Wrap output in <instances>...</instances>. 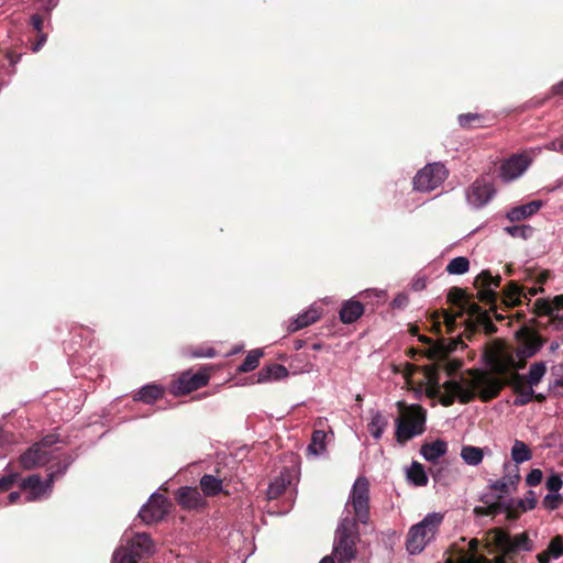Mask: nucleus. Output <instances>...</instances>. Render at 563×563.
<instances>
[{
  "mask_svg": "<svg viewBox=\"0 0 563 563\" xmlns=\"http://www.w3.org/2000/svg\"><path fill=\"white\" fill-rule=\"evenodd\" d=\"M352 507L354 518L346 516L341 519L333 542V556L339 563H347L356 556V544L360 541L358 522L369 521V483L358 477L352 488L345 508Z\"/></svg>",
  "mask_w": 563,
  "mask_h": 563,
  "instance_id": "1",
  "label": "nucleus"
},
{
  "mask_svg": "<svg viewBox=\"0 0 563 563\" xmlns=\"http://www.w3.org/2000/svg\"><path fill=\"white\" fill-rule=\"evenodd\" d=\"M466 344L461 336L454 339H440L427 350V357L431 364L421 367L429 386V395L435 396L441 390L439 373L445 371L448 375H454L463 365L460 358H450L454 351L465 349Z\"/></svg>",
  "mask_w": 563,
  "mask_h": 563,
  "instance_id": "2",
  "label": "nucleus"
},
{
  "mask_svg": "<svg viewBox=\"0 0 563 563\" xmlns=\"http://www.w3.org/2000/svg\"><path fill=\"white\" fill-rule=\"evenodd\" d=\"M467 374L472 376L473 386L478 389V398L483 402L497 398L505 386H509L516 391L528 384L523 375L514 371L505 378L496 377L487 371L477 368L468 369Z\"/></svg>",
  "mask_w": 563,
  "mask_h": 563,
  "instance_id": "3",
  "label": "nucleus"
},
{
  "mask_svg": "<svg viewBox=\"0 0 563 563\" xmlns=\"http://www.w3.org/2000/svg\"><path fill=\"white\" fill-rule=\"evenodd\" d=\"M399 417L396 419V440L405 444L412 438L426 431L427 410L418 404L407 405L405 401H397Z\"/></svg>",
  "mask_w": 563,
  "mask_h": 563,
  "instance_id": "4",
  "label": "nucleus"
},
{
  "mask_svg": "<svg viewBox=\"0 0 563 563\" xmlns=\"http://www.w3.org/2000/svg\"><path fill=\"white\" fill-rule=\"evenodd\" d=\"M489 544L494 545L499 552L498 556H505L506 561H512L515 555L520 551H532L533 542L527 532H522L511 537L510 533L503 528H493L488 531Z\"/></svg>",
  "mask_w": 563,
  "mask_h": 563,
  "instance_id": "5",
  "label": "nucleus"
},
{
  "mask_svg": "<svg viewBox=\"0 0 563 563\" xmlns=\"http://www.w3.org/2000/svg\"><path fill=\"white\" fill-rule=\"evenodd\" d=\"M483 357L492 372L506 376L516 367V352L509 350L501 340H494L486 344Z\"/></svg>",
  "mask_w": 563,
  "mask_h": 563,
  "instance_id": "6",
  "label": "nucleus"
},
{
  "mask_svg": "<svg viewBox=\"0 0 563 563\" xmlns=\"http://www.w3.org/2000/svg\"><path fill=\"white\" fill-rule=\"evenodd\" d=\"M443 516L437 512L429 514L421 522L410 528L406 547L411 554L420 553L427 543L434 537Z\"/></svg>",
  "mask_w": 563,
  "mask_h": 563,
  "instance_id": "7",
  "label": "nucleus"
},
{
  "mask_svg": "<svg viewBox=\"0 0 563 563\" xmlns=\"http://www.w3.org/2000/svg\"><path fill=\"white\" fill-rule=\"evenodd\" d=\"M154 552V544L147 533H136L125 545L117 549L112 563H137L142 558Z\"/></svg>",
  "mask_w": 563,
  "mask_h": 563,
  "instance_id": "8",
  "label": "nucleus"
},
{
  "mask_svg": "<svg viewBox=\"0 0 563 563\" xmlns=\"http://www.w3.org/2000/svg\"><path fill=\"white\" fill-rule=\"evenodd\" d=\"M67 464H57L56 471H51L45 482L42 481L38 474H32L20 483V488L27 492V501L38 500L42 497L49 495L53 489L55 478L66 472Z\"/></svg>",
  "mask_w": 563,
  "mask_h": 563,
  "instance_id": "9",
  "label": "nucleus"
},
{
  "mask_svg": "<svg viewBox=\"0 0 563 563\" xmlns=\"http://www.w3.org/2000/svg\"><path fill=\"white\" fill-rule=\"evenodd\" d=\"M516 339L519 342L516 355L520 358L534 356L548 341L547 338L541 336L534 328L528 324L521 325L516 331Z\"/></svg>",
  "mask_w": 563,
  "mask_h": 563,
  "instance_id": "10",
  "label": "nucleus"
},
{
  "mask_svg": "<svg viewBox=\"0 0 563 563\" xmlns=\"http://www.w3.org/2000/svg\"><path fill=\"white\" fill-rule=\"evenodd\" d=\"M467 386H463L460 382L450 379L446 380L442 387L444 395L441 397L440 402L444 407H450L457 398L461 404H468L478 397V389L473 386L472 377L466 382Z\"/></svg>",
  "mask_w": 563,
  "mask_h": 563,
  "instance_id": "11",
  "label": "nucleus"
},
{
  "mask_svg": "<svg viewBox=\"0 0 563 563\" xmlns=\"http://www.w3.org/2000/svg\"><path fill=\"white\" fill-rule=\"evenodd\" d=\"M210 375L207 369L202 368L196 373L186 371L179 377L172 382L170 393L175 396L190 394L206 385H208Z\"/></svg>",
  "mask_w": 563,
  "mask_h": 563,
  "instance_id": "12",
  "label": "nucleus"
},
{
  "mask_svg": "<svg viewBox=\"0 0 563 563\" xmlns=\"http://www.w3.org/2000/svg\"><path fill=\"white\" fill-rule=\"evenodd\" d=\"M446 169L440 163H433L420 169L413 178V187L419 191H431L446 178Z\"/></svg>",
  "mask_w": 563,
  "mask_h": 563,
  "instance_id": "13",
  "label": "nucleus"
},
{
  "mask_svg": "<svg viewBox=\"0 0 563 563\" xmlns=\"http://www.w3.org/2000/svg\"><path fill=\"white\" fill-rule=\"evenodd\" d=\"M448 302L459 307V311L467 313L471 318L475 317L474 322H477L482 318V313H486L478 303L474 302L473 295L468 294L465 289L460 287H452L448 292Z\"/></svg>",
  "mask_w": 563,
  "mask_h": 563,
  "instance_id": "14",
  "label": "nucleus"
},
{
  "mask_svg": "<svg viewBox=\"0 0 563 563\" xmlns=\"http://www.w3.org/2000/svg\"><path fill=\"white\" fill-rule=\"evenodd\" d=\"M169 506L170 503L164 495L153 494L141 508L139 517L146 525L158 522L166 516Z\"/></svg>",
  "mask_w": 563,
  "mask_h": 563,
  "instance_id": "15",
  "label": "nucleus"
},
{
  "mask_svg": "<svg viewBox=\"0 0 563 563\" xmlns=\"http://www.w3.org/2000/svg\"><path fill=\"white\" fill-rule=\"evenodd\" d=\"M495 195L493 184L485 179H476L466 190V199L475 208L484 207Z\"/></svg>",
  "mask_w": 563,
  "mask_h": 563,
  "instance_id": "16",
  "label": "nucleus"
},
{
  "mask_svg": "<svg viewBox=\"0 0 563 563\" xmlns=\"http://www.w3.org/2000/svg\"><path fill=\"white\" fill-rule=\"evenodd\" d=\"M175 497L181 508L187 510H198L206 506V500L200 494L198 487H180L176 492Z\"/></svg>",
  "mask_w": 563,
  "mask_h": 563,
  "instance_id": "17",
  "label": "nucleus"
},
{
  "mask_svg": "<svg viewBox=\"0 0 563 563\" xmlns=\"http://www.w3.org/2000/svg\"><path fill=\"white\" fill-rule=\"evenodd\" d=\"M49 462L48 452L41 449V444L34 443L19 457V463L23 470L40 467Z\"/></svg>",
  "mask_w": 563,
  "mask_h": 563,
  "instance_id": "18",
  "label": "nucleus"
},
{
  "mask_svg": "<svg viewBox=\"0 0 563 563\" xmlns=\"http://www.w3.org/2000/svg\"><path fill=\"white\" fill-rule=\"evenodd\" d=\"M529 161L523 155H512L500 166V176L504 180L509 181L519 177L528 167Z\"/></svg>",
  "mask_w": 563,
  "mask_h": 563,
  "instance_id": "19",
  "label": "nucleus"
},
{
  "mask_svg": "<svg viewBox=\"0 0 563 563\" xmlns=\"http://www.w3.org/2000/svg\"><path fill=\"white\" fill-rule=\"evenodd\" d=\"M478 327H483L485 333L488 335L497 332V327L492 321L489 312L487 311L486 313H482V318L477 322H474L471 318L465 321L464 335L466 340L471 341L473 336L476 335Z\"/></svg>",
  "mask_w": 563,
  "mask_h": 563,
  "instance_id": "20",
  "label": "nucleus"
},
{
  "mask_svg": "<svg viewBox=\"0 0 563 563\" xmlns=\"http://www.w3.org/2000/svg\"><path fill=\"white\" fill-rule=\"evenodd\" d=\"M522 296L526 297L522 287L517 282L510 280L503 289L501 303L506 309L517 307L521 303Z\"/></svg>",
  "mask_w": 563,
  "mask_h": 563,
  "instance_id": "21",
  "label": "nucleus"
},
{
  "mask_svg": "<svg viewBox=\"0 0 563 563\" xmlns=\"http://www.w3.org/2000/svg\"><path fill=\"white\" fill-rule=\"evenodd\" d=\"M364 313V306L357 300H346L343 302L339 316L340 320L345 324H351L360 319Z\"/></svg>",
  "mask_w": 563,
  "mask_h": 563,
  "instance_id": "22",
  "label": "nucleus"
},
{
  "mask_svg": "<svg viewBox=\"0 0 563 563\" xmlns=\"http://www.w3.org/2000/svg\"><path fill=\"white\" fill-rule=\"evenodd\" d=\"M563 556V537L558 534L553 537L547 549L537 554L539 563H549L551 560H558Z\"/></svg>",
  "mask_w": 563,
  "mask_h": 563,
  "instance_id": "23",
  "label": "nucleus"
},
{
  "mask_svg": "<svg viewBox=\"0 0 563 563\" xmlns=\"http://www.w3.org/2000/svg\"><path fill=\"white\" fill-rule=\"evenodd\" d=\"M289 372L288 369L277 363H273L271 365L264 366L261 368V371L257 373V383H268L272 380H279L283 378H286L288 376Z\"/></svg>",
  "mask_w": 563,
  "mask_h": 563,
  "instance_id": "24",
  "label": "nucleus"
},
{
  "mask_svg": "<svg viewBox=\"0 0 563 563\" xmlns=\"http://www.w3.org/2000/svg\"><path fill=\"white\" fill-rule=\"evenodd\" d=\"M448 452V443L444 440L438 439L430 443L421 445L420 453L422 456L432 463H435L441 456Z\"/></svg>",
  "mask_w": 563,
  "mask_h": 563,
  "instance_id": "25",
  "label": "nucleus"
},
{
  "mask_svg": "<svg viewBox=\"0 0 563 563\" xmlns=\"http://www.w3.org/2000/svg\"><path fill=\"white\" fill-rule=\"evenodd\" d=\"M165 394L164 388L157 384H148L143 386L134 396V401H142L147 405L154 404L156 400L163 398Z\"/></svg>",
  "mask_w": 563,
  "mask_h": 563,
  "instance_id": "26",
  "label": "nucleus"
},
{
  "mask_svg": "<svg viewBox=\"0 0 563 563\" xmlns=\"http://www.w3.org/2000/svg\"><path fill=\"white\" fill-rule=\"evenodd\" d=\"M520 481V474L518 468H516L515 474H507L503 476L500 479L494 482L489 487L492 490L498 492V498H501L503 495H507L510 493L511 488H516Z\"/></svg>",
  "mask_w": 563,
  "mask_h": 563,
  "instance_id": "27",
  "label": "nucleus"
},
{
  "mask_svg": "<svg viewBox=\"0 0 563 563\" xmlns=\"http://www.w3.org/2000/svg\"><path fill=\"white\" fill-rule=\"evenodd\" d=\"M541 206H542L541 201L533 200V201H531L529 203H526V205L512 208L508 212L507 218L511 222L521 221V220H523V219L534 214L536 212H538L539 209L541 208Z\"/></svg>",
  "mask_w": 563,
  "mask_h": 563,
  "instance_id": "28",
  "label": "nucleus"
},
{
  "mask_svg": "<svg viewBox=\"0 0 563 563\" xmlns=\"http://www.w3.org/2000/svg\"><path fill=\"white\" fill-rule=\"evenodd\" d=\"M320 314L316 309H309L303 313L299 314L295 320H292L288 325V332L292 333L302 328H306L317 320H319Z\"/></svg>",
  "mask_w": 563,
  "mask_h": 563,
  "instance_id": "29",
  "label": "nucleus"
},
{
  "mask_svg": "<svg viewBox=\"0 0 563 563\" xmlns=\"http://www.w3.org/2000/svg\"><path fill=\"white\" fill-rule=\"evenodd\" d=\"M528 325H531L538 332L539 331H548L550 328L553 331H562L563 330V316H552L549 317L547 321L538 320V319H531L528 323Z\"/></svg>",
  "mask_w": 563,
  "mask_h": 563,
  "instance_id": "30",
  "label": "nucleus"
},
{
  "mask_svg": "<svg viewBox=\"0 0 563 563\" xmlns=\"http://www.w3.org/2000/svg\"><path fill=\"white\" fill-rule=\"evenodd\" d=\"M200 488L207 497L217 496L222 492V481L213 475L205 474L200 478Z\"/></svg>",
  "mask_w": 563,
  "mask_h": 563,
  "instance_id": "31",
  "label": "nucleus"
},
{
  "mask_svg": "<svg viewBox=\"0 0 563 563\" xmlns=\"http://www.w3.org/2000/svg\"><path fill=\"white\" fill-rule=\"evenodd\" d=\"M388 426L387 418L379 411L374 412L371 422L368 423V431L373 438L379 439Z\"/></svg>",
  "mask_w": 563,
  "mask_h": 563,
  "instance_id": "32",
  "label": "nucleus"
},
{
  "mask_svg": "<svg viewBox=\"0 0 563 563\" xmlns=\"http://www.w3.org/2000/svg\"><path fill=\"white\" fill-rule=\"evenodd\" d=\"M461 457L466 464L476 466L483 461L484 453L481 448L464 445L461 450Z\"/></svg>",
  "mask_w": 563,
  "mask_h": 563,
  "instance_id": "33",
  "label": "nucleus"
},
{
  "mask_svg": "<svg viewBox=\"0 0 563 563\" xmlns=\"http://www.w3.org/2000/svg\"><path fill=\"white\" fill-rule=\"evenodd\" d=\"M408 478L416 486H426L428 484V476L424 472V468L418 462H412V464L408 471Z\"/></svg>",
  "mask_w": 563,
  "mask_h": 563,
  "instance_id": "34",
  "label": "nucleus"
},
{
  "mask_svg": "<svg viewBox=\"0 0 563 563\" xmlns=\"http://www.w3.org/2000/svg\"><path fill=\"white\" fill-rule=\"evenodd\" d=\"M532 456V453L528 445L520 441L516 440L514 446L511 449V457L516 463H523L529 461Z\"/></svg>",
  "mask_w": 563,
  "mask_h": 563,
  "instance_id": "35",
  "label": "nucleus"
},
{
  "mask_svg": "<svg viewBox=\"0 0 563 563\" xmlns=\"http://www.w3.org/2000/svg\"><path fill=\"white\" fill-rule=\"evenodd\" d=\"M500 283L501 277L499 275L493 276L489 271H483L475 277L474 287L485 286L495 289L500 286Z\"/></svg>",
  "mask_w": 563,
  "mask_h": 563,
  "instance_id": "36",
  "label": "nucleus"
},
{
  "mask_svg": "<svg viewBox=\"0 0 563 563\" xmlns=\"http://www.w3.org/2000/svg\"><path fill=\"white\" fill-rule=\"evenodd\" d=\"M262 356L263 352L261 350H252L238 367V371L240 373H249L255 369L258 366Z\"/></svg>",
  "mask_w": 563,
  "mask_h": 563,
  "instance_id": "37",
  "label": "nucleus"
},
{
  "mask_svg": "<svg viewBox=\"0 0 563 563\" xmlns=\"http://www.w3.org/2000/svg\"><path fill=\"white\" fill-rule=\"evenodd\" d=\"M327 433L322 430H314L311 437V443L308 445V451L314 455L322 453L325 450Z\"/></svg>",
  "mask_w": 563,
  "mask_h": 563,
  "instance_id": "38",
  "label": "nucleus"
},
{
  "mask_svg": "<svg viewBox=\"0 0 563 563\" xmlns=\"http://www.w3.org/2000/svg\"><path fill=\"white\" fill-rule=\"evenodd\" d=\"M470 268V261L464 256L454 257L446 266V272L451 275L465 274Z\"/></svg>",
  "mask_w": 563,
  "mask_h": 563,
  "instance_id": "39",
  "label": "nucleus"
},
{
  "mask_svg": "<svg viewBox=\"0 0 563 563\" xmlns=\"http://www.w3.org/2000/svg\"><path fill=\"white\" fill-rule=\"evenodd\" d=\"M477 288V299L486 305L490 306V309H495V305L498 299V294L490 287L479 286Z\"/></svg>",
  "mask_w": 563,
  "mask_h": 563,
  "instance_id": "40",
  "label": "nucleus"
},
{
  "mask_svg": "<svg viewBox=\"0 0 563 563\" xmlns=\"http://www.w3.org/2000/svg\"><path fill=\"white\" fill-rule=\"evenodd\" d=\"M547 372V366L543 362H537L531 365L528 374V385H538Z\"/></svg>",
  "mask_w": 563,
  "mask_h": 563,
  "instance_id": "41",
  "label": "nucleus"
},
{
  "mask_svg": "<svg viewBox=\"0 0 563 563\" xmlns=\"http://www.w3.org/2000/svg\"><path fill=\"white\" fill-rule=\"evenodd\" d=\"M290 484L289 481H286L284 477H277L267 489L268 499H277L279 496L284 494L287 486Z\"/></svg>",
  "mask_w": 563,
  "mask_h": 563,
  "instance_id": "42",
  "label": "nucleus"
},
{
  "mask_svg": "<svg viewBox=\"0 0 563 563\" xmlns=\"http://www.w3.org/2000/svg\"><path fill=\"white\" fill-rule=\"evenodd\" d=\"M457 121L461 128L473 129L476 126H481L483 117L478 113H463L459 115Z\"/></svg>",
  "mask_w": 563,
  "mask_h": 563,
  "instance_id": "43",
  "label": "nucleus"
},
{
  "mask_svg": "<svg viewBox=\"0 0 563 563\" xmlns=\"http://www.w3.org/2000/svg\"><path fill=\"white\" fill-rule=\"evenodd\" d=\"M533 313L537 314L538 317H552V316H555L553 313V306L552 303L547 300V299H543V298H539L536 300L534 305H533Z\"/></svg>",
  "mask_w": 563,
  "mask_h": 563,
  "instance_id": "44",
  "label": "nucleus"
},
{
  "mask_svg": "<svg viewBox=\"0 0 563 563\" xmlns=\"http://www.w3.org/2000/svg\"><path fill=\"white\" fill-rule=\"evenodd\" d=\"M514 393L517 394V398L514 401L515 406H525L533 399V389L530 385H526Z\"/></svg>",
  "mask_w": 563,
  "mask_h": 563,
  "instance_id": "45",
  "label": "nucleus"
},
{
  "mask_svg": "<svg viewBox=\"0 0 563 563\" xmlns=\"http://www.w3.org/2000/svg\"><path fill=\"white\" fill-rule=\"evenodd\" d=\"M440 317L442 316L444 319V324L446 327L448 333H453L456 327V320L463 317V311H457L455 313L450 312L449 310H441Z\"/></svg>",
  "mask_w": 563,
  "mask_h": 563,
  "instance_id": "46",
  "label": "nucleus"
},
{
  "mask_svg": "<svg viewBox=\"0 0 563 563\" xmlns=\"http://www.w3.org/2000/svg\"><path fill=\"white\" fill-rule=\"evenodd\" d=\"M505 231L512 238L528 239L531 236L533 229L530 225H510Z\"/></svg>",
  "mask_w": 563,
  "mask_h": 563,
  "instance_id": "47",
  "label": "nucleus"
},
{
  "mask_svg": "<svg viewBox=\"0 0 563 563\" xmlns=\"http://www.w3.org/2000/svg\"><path fill=\"white\" fill-rule=\"evenodd\" d=\"M504 510V504L500 501L493 503L487 507H476L474 512L478 516H496Z\"/></svg>",
  "mask_w": 563,
  "mask_h": 563,
  "instance_id": "48",
  "label": "nucleus"
},
{
  "mask_svg": "<svg viewBox=\"0 0 563 563\" xmlns=\"http://www.w3.org/2000/svg\"><path fill=\"white\" fill-rule=\"evenodd\" d=\"M538 499L533 490H528L525 498L518 501L521 511L531 510L537 506Z\"/></svg>",
  "mask_w": 563,
  "mask_h": 563,
  "instance_id": "49",
  "label": "nucleus"
},
{
  "mask_svg": "<svg viewBox=\"0 0 563 563\" xmlns=\"http://www.w3.org/2000/svg\"><path fill=\"white\" fill-rule=\"evenodd\" d=\"M542 504L545 509L555 510V509L560 508L561 505L563 504V498L559 494H548L543 498Z\"/></svg>",
  "mask_w": 563,
  "mask_h": 563,
  "instance_id": "50",
  "label": "nucleus"
},
{
  "mask_svg": "<svg viewBox=\"0 0 563 563\" xmlns=\"http://www.w3.org/2000/svg\"><path fill=\"white\" fill-rule=\"evenodd\" d=\"M18 473H10L8 475L0 477V493L8 492L18 481Z\"/></svg>",
  "mask_w": 563,
  "mask_h": 563,
  "instance_id": "51",
  "label": "nucleus"
},
{
  "mask_svg": "<svg viewBox=\"0 0 563 563\" xmlns=\"http://www.w3.org/2000/svg\"><path fill=\"white\" fill-rule=\"evenodd\" d=\"M563 482L560 475L553 474L548 477L545 486L552 493H558L562 488Z\"/></svg>",
  "mask_w": 563,
  "mask_h": 563,
  "instance_id": "52",
  "label": "nucleus"
},
{
  "mask_svg": "<svg viewBox=\"0 0 563 563\" xmlns=\"http://www.w3.org/2000/svg\"><path fill=\"white\" fill-rule=\"evenodd\" d=\"M543 477L542 471L539 468H533L526 477V483L528 486H537L541 483Z\"/></svg>",
  "mask_w": 563,
  "mask_h": 563,
  "instance_id": "53",
  "label": "nucleus"
},
{
  "mask_svg": "<svg viewBox=\"0 0 563 563\" xmlns=\"http://www.w3.org/2000/svg\"><path fill=\"white\" fill-rule=\"evenodd\" d=\"M57 442H59V435L51 433L42 438V440L40 442H36V444H41V449L45 450Z\"/></svg>",
  "mask_w": 563,
  "mask_h": 563,
  "instance_id": "54",
  "label": "nucleus"
},
{
  "mask_svg": "<svg viewBox=\"0 0 563 563\" xmlns=\"http://www.w3.org/2000/svg\"><path fill=\"white\" fill-rule=\"evenodd\" d=\"M461 563H492V561L484 555L468 554L461 560Z\"/></svg>",
  "mask_w": 563,
  "mask_h": 563,
  "instance_id": "55",
  "label": "nucleus"
},
{
  "mask_svg": "<svg viewBox=\"0 0 563 563\" xmlns=\"http://www.w3.org/2000/svg\"><path fill=\"white\" fill-rule=\"evenodd\" d=\"M506 512V518L510 521L517 520L522 512L521 509L518 507V509H514L510 505L504 504V510Z\"/></svg>",
  "mask_w": 563,
  "mask_h": 563,
  "instance_id": "56",
  "label": "nucleus"
},
{
  "mask_svg": "<svg viewBox=\"0 0 563 563\" xmlns=\"http://www.w3.org/2000/svg\"><path fill=\"white\" fill-rule=\"evenodd\" d=\"M409 302V298L406 294H398L393 302H391V306L394 308H398V309H401V308H405Z\"/></svg>",
  "mask_w": 563,
  "mask_h": 563,
  "instance_id": "57",
  "label": "nucleus"
},
{
  "mask_svg": "<svg viewBox=\"0 0 563 563\" xmlns=\"http://www.w3.org/2000/svg\"><path fill=\"white\" fill-rule=\"evenodd\" d=\"M31 25L33 26V29L37 32H43L42 29H43V23H44V19L41 14L38 13H35L31 16Z\"/></svg>",
  "mask_w": 563,
  "mask_h": 563,
  "instance_id": "58",
  "label": "nucleus"
},
{
  "mask_svg": "<svg viewBox=\"0 0 563 563\" xmlns=\"http://www.w3.org/2000/svg\"><path fill=\"white\" fill-rule=\"evenodd\" d=\"M46 40H47V35L45 33L37 32V38L32 44V51L33 52H38L41 49V47L45 44Z\"/></svg>",
  "mask_w": 563,
  "mask_h": 563,
  "instance_id": "59",
  "label": "nucleus"
},
{
  "mask_svg": "<svg viewBox=\"0 0 563 563\" xmlns=\"http://www.w3.org/2000/svg\"><path fill=\"white\" fill-rule=\"evenodd\" d=\"M547 148L550 151L559 152L563 154V137L551 141Z\"/></svg>",
  "mask_w": 563,
  "mask_h": 563,
  "instance_id": "60",
  "label": "nucleus"
},
{
  "mask_svg": "<svg viewBox=\"0 0 563 563\" xmlns=\"http://www.w3.org/2000/svg\"><path fill=\"white\" fill-rule=\"evenodd\" d=\"M432 328L431 330L435 333V334H440L441 333V322H440V312L435 311L432 316Z\"/></svg>",
  "mask_w": 563,
  "mask_h": 563,
  "instance_id": "61",
  "label": "nucleus"
},
{
  "mask_svg": "<svg viewBox=\"0 0 563 563\" xmlns=\"http://www.w3.org/2000/svg\"><path fill=\"white\" fill-rule=\"evenodd\" d=\"M8 434L4 432L2 428H0V455L2 454V451L5 445L9 444Z\"/></svg>",
  "mask_w": 563,
  "mask_h": 563,
  "instance_id": "62",
  "label": "nucleus"
},
{
  "mask_svg": "<svg viewBox=\"0 0 563 563\" xmlns=\"http://www.w3.org/2000/svg\"><path fill=\"white\" fill-rule=\"evenodd\" d=\"M551 303L553 306V311L563 309V295L555 296Z\"/></svg>",
  "mask_w": 563,
  "mask_h": 563,
  "instance_id": "63",
  "label": "nucleus"
},
{
  "mask_svg": "<svg viewBox=\"0 0 563 563\" xmlns=\"http://www.w3.org/2000/svg\"><path fill=\"white\" fill-rule=\"evenodd\" d=\"M552 93L563 97V80L552 87Z\"/></svg>",
  "mask_w": 563,
  "mask_h": 563,
  "instance_id": "64",
  "label": "nucleus"
}]
</instances>
